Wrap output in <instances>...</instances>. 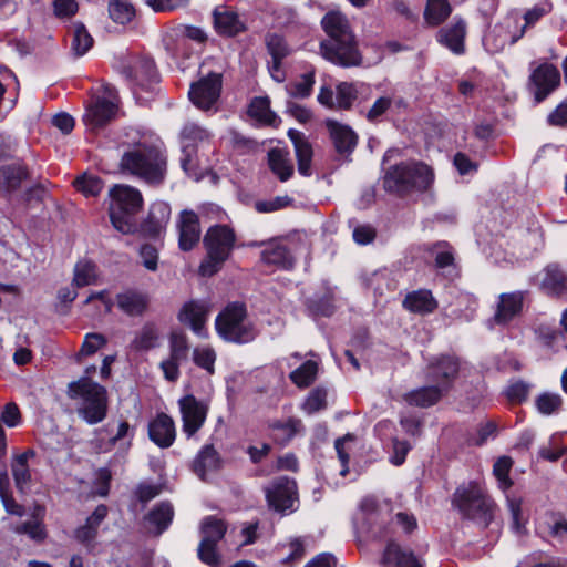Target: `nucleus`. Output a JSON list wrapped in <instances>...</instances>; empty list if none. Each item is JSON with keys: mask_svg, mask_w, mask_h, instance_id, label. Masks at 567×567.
<instances>
[{"mask_svg": "<svg viewBox=\"0 0 567 567\" xmlns=\"http://www.w3.org/2000/svg\"><path fill=\"white\" fill-rule=\"evenodd\" d=\"M327 39L320 42V53L330 63L341 68L359 66L362 54L348 18L339 11H329L321 19Z\"/></svg>", "mask_w": 567, "mask_h": 567, "instance_id": "nucleus-1", "label": "nucleus"}, {"mask_svg": "<svg viewBox=\"0 0 567 567\" xmlns=\"http://www.w3.org/2000/svg\"><path fill=\"white\" fill-rule=\"evenodd\" d=\"M120 168L147 185L161 186L167 176V154L156 145L137 143L123 153Z\"/></svg>", "mask_w": 567, "mask_h": 567, "instance_id": "nucleus-2", "label": "nucleus"}, {"mask_svg": "<svg viewBox=\"0 0 567 567\" xmlns=\"http://www.w3.org/2000/svg\"><path fill=\"white\" fill-rule=\"evenodd\" d=\"M451 505L462 519L471 520L482 529L489 527L497 511V504L477 481L460 484L452 495Z\"/></svg>", "mask_w": 567, "mask_h": 567, "instance_id": "nucleus-3", "label": "nucleus"}, {"mask_svg": "<svg viewBox=\"0 0 567 567\" xmlns=\"http://www.w3.org/2000/svg\"><path fill=\"white\" fill-rule=\"evenodd\" d=\"M434 178L433 168L424 162L402 161L385 169L382 186L386 193L403 198L413 192H427Z\"/></svg>", "mask_w": 567, "mask_h": 567, "instance_id": "nucleus-4", "label": "nucleus"}, {"mask_svg": "<svg viewBox=\"0 0 567 567\" xmlns=\"http://www.w3.org/2000/svg\"><path fill=\"white\" fill-rule=\"evenodd\" d=\"M66 394L71 400L81 399L76 413L89 425L103 422L109 412L107 390L104 385L82 375L68 384Z\"/></svg>", "mask_w": 567, "mask_h": 567, "instance_id": "nucleus-5", "label": "nucleus"}, {"mask_svg": "<svg viewBox=\"0 0 567 567\" xmlns=\"http://www.w3.org/2000/svg\"><path fill=\"white\" fill-rule=\"evenodd\" d=\"M236 243V231L229 225L215 224L210 226L203 238L206 256L199 264L198 274L207 278L218 274L231 257Z\"/></svg>", "mask_w": 567, "mask_h": 567, "instance_id": "nucleus-6", "label": "nucleus"}, {"mask_svg": "<svg viewBox=\"0 0 567 567\" xmlns=\"http://www.w3.org/2000/svg\"><path fill=\"white\" fill-rule=\"evenodd\" d=\"M109 216L112 226L124 235L137 233L136 216L143 208L141 192L128 185H115L110 189Z\"/></svg>", "mask_w": 567, "mask_h": 567, "instance_id": "nucleus-7", "label": "nucleus"}, {"mask_svg": "<svg viewBox=\"0 0 567 567\" xmlns=\"http://www.w3.org/2000/svg\"><path fill=\"white\" fill-rule=\"evenodd\" d=\"M247 307L244 302L233 301L217 315L215 329L218 336L231 343L243 344L255 339V331L251 324H245Z\"/></svg>", "mask_w": 567, "mask_h": 567, "instance_id": "nucleus-8", "label": "nucleus"}, {"mask_svg": "<svg viewBox=\"0 0 567 567\" xmlns=\"http://www.w3.org/2000/svg\"><path fill=\"white\" fill-rule=\"evenodd\" d=\"M265 496L269 508L277 513H292L297 508L295 503L298 502V487L293 478L280 476L275 478L265 489Z\"/></svg>", "mask_w": 567, "mask_h": 567, "instance_id": "nucleus-9", "label": "nucleus"}, {"mask_svg": "<svg viewBox=\"0 0 567 567\" xmlns=\"http://www.w3.org/2000/svg\"><path fill=\"white\" fill-rule=\"evenodd\" d=\"M560 81L558 68L549 62H543L530 72L527 87L535 102L542 103L560 86Z\"/></svg>", "mask_w": 567, "mask_h": 567, "instance_id": "nucleus-10", "label": "nucleus"}, {"mask_svg": "<svg viewBox=\"0 0 567 567\" xmlns=\"http://www.w3.org/2000/svg\"><path fill=\"white\" fill-rule=\"evenodd\" d=\"M223 90V74L209 72L190 84L188 97L202 111H210L218 102Z\"/></svg>", "mask_w": 567, "mask_h": 567, "instance_id": "nucleus-11", "label": "nucleus"}, {"mask_svg": "<svg viewBox=\"0 0 567 567\" xmlns=\"http://www.w3.org/2000/svg\"><path fill=\"white\" fill-rule=\"evenodd\" d=\"M529 297L528 290H515L503 292L498 296L495 312L488 320L491 327H507L524 311L526 298Z\"/></svg>", "mask_w": 567, "mask_h": 567, "instance_id": "nucleus-12", "label": "nucleus"}, {"mask_svg": "<svg viewBox=\"0 0 567 567\" xmlns=\"http://www.w3.org/2000/svg\"><path fill=\"white\" fill-rule=\"evenodd\" d=\"M460 373V361L451 354L434 358L426 367L425 379L447 393Z\"/></svg>", "mask_w": 567, "mask_h": 567, "instance_id": "nucleus-13", "label": "nucleus"}, {"mask_svg": "<svg viewBox=\"0 0 567 567\" xmlns=\"http://www.w3.org/2000/svg\"><path fill=\"white\" fill-rule=\"evenodd\" d=\"M121 74L132 86L143 91H151L152 85L158 82V72L154 60L150 56H141L132 63L123 64Z\"/></svg>", "mask_w": 567, "mask_h": 567, "instance_id": "nucleus-14", "label": "nucleus"}, {"mask_svg": "<svg viewBox=\"0 0 567 567\" xmlns=\"http://www.w3.org/2000/svg\"><path fill=\"white\" fill-rule=\"evenodd\" d=\"M248 247H262L260 260L266 266H272L280 270H292L296 266V258L290 248L278 239L269 241H250Z\"/></svg>", "mask_w": 567, "mask_h": 567, "instance_id": "nucleus-15", "label": "nucleus"}, {"mask_svg": "<svg viewBox=\"0 0 567 567\" xmlns=\"http://www.w3.org/2000/svg\"><path fill=\"white\" fill-rule=\"evenodd\" d=\"M324 126L329 133L336 153L346 161H351V155L359 143L358 133L350 125L332 118H327Z\"/></svg>", "mask_w": 567, "mask_h": 567, "instance_id": "nucleus-16", "label": "nucleus"}, {"mask_svg": "<svg viewBox=\"0 0 567 567\" xmlns=\"http://www.w3.org/2000/svg\"><path fill=\"white\" fill-rule=\"evenodd\" d=\"M265 45L271 56V61L267 64L268 72L274 81L282 83L287 78L282 62L291 54V49L285 37L276 32L266 34Z\"/></svg>", "mask_w": 567, "mask_h": 567, "instance_id": "nucleus-17", "label": "nucleus"}, {"mask_svg": "<svg viewBox=\"0 0 567 567\" xmlns=\"http://www.w3.org/2000/svg\"><path fill=\"white\" fill-rule=\"evenodd\" d=\"M183 421V432L187 437L195 435L204 425L208 406L195 395L186 394L178 401Z\"/></svg>", "mask_w": 567, "mask_h": 567, "instance_id": "nucleus-18", "label": "nucleus"}, {"mask_svg": "<svg viewBox=\"0 0 567 567\" xmlns=\"http://www.w3.org/2000/svg\"><path fill=\"white\" fill-rule=\"evenodd\" d=\"M364 516L361 523V530L367 534L371 539H384L390 530V522L385 515L379 509L378 503L374 499H368L361 506Z\"/></svg>", "mask_w": 567, "mask_h": 567, "instance_id": "nucleus-19", "label": "nucleus"}, {"mask_svg": "<svg viewBox=\"0 0 567 567\" xmlns=\"http://www.w3.org/2000/svg\"><path fill=\"white\" fill-rule=\"evenodd\" d=\"M171 219V206L164 200L154 202L147 217L138 225L137 233L145 238L156 239L166 229Z\"/></svg>", "mask_w": 567, "mask_h": 567, "instance_id": "nucleus-20", "label": "nucleus"}, {"mask_svg": "<svg viewBox=\"0 0 567 567\" xmlns=\"http://www.w3.org/2000/svg\"><path fill=\"white\" fill-rule=\"evenodd\" d=\"M31 178V171L23 161L0 166V196L10 197Z\"/></svg>", "mask_w": 567, "mask_h": 567, "instance_id": "nucleus-21", "label": "nucleus"}, {"mask_svg": "<svg viewBox=\"0 0 567 567\" xmlns=\"http://www.w3.org/2000/svg\"><path fill=\"white\" fill-rule=\"evenodd\" d=\"M539 289L549 298L567 301V274L557 262L543 269Z\"/></svg>", "mask_w": 567, "mask_h": 567, "instance_id": "nucleus-22", "label": "nucleus"}, {"mask_svg": "<svg viewBox=\"0 0 567 567\" xmlns=\"http://www.w3.org/2000/svg\"><path fill=\"white\" fill-rule=\"evenodd\" d=\"M117 309L127 317H143L151 305V297L146 291L137 288H126L116 293Z\"/></svg>", "mask_w": 567, "mask_h": 567, "instance_id": "nucleus-23", "label": "nucleus"}, {"mask_svg": "<svg viewBox=\"0 0 567 567\" xmlns=\"http://www.w3.org/2000/svg\"><path fill=\"white\" fill-rule=\"evenodd\" d=\"M107 514L109 507L106 505H97L92 514L86 517L84 524L74 529L73 538L85 548L92 549L95 545L100 526L107 517Z\"/></svg>", "mask_w": 567, "mask_h": 567, "instance_id": "nucleus-24", "label": "nucleus"}, {"mask_svg": "<svg viewBox=\"0 0 567 567\" xmlns=\"http://www.w3.org/2000/svg\"><path fill=\"white\" fill-rule=\"evenodd\" d=\"M175 517V509L171 501H161L156 503L144 516L143 522L150 533L154 536H161L172 525Z\"/></svg>", "mask_w": 567, "mask_h": 567, "instance_id": "nucleus-25", "label": "nucleus"}, {"mask_svg": "<svg viewBox=\"0 0 567 567\" xmlns=\"http://www.w3.org/2000/svg\"><path fill=\"white\" fill-rule=\"evenodd\" d=\"M200 239L199 217L194 210H182L178 221V247L182 251L193 250Z\"/></svg>", "mask_w": 567, "mask_h": 567, "instance_id": "nucleus-26", "label": "nucleus"}, {"mask_svg": "<svg viewBox=\"0 0 567 567\" xmlns=\"http://www.w3.org/2000/svg\"><path fill=\"white\" fill-rule=\"evenodd\" d=\"M117 110L115 103L100 97L86 107L82 121L91 130L102 128L115 118Z\"/></svg>", "mask_w": 567, "mask_h": 567, "instance_id": "nucleus-27", "label": "nucleus"}, {"mask_svg": "<svg viewBox=\"0 0 567 567\" xmlns=\"http://www.w3.org/2000/svg\"><path fill=\"white\" fill-rule=\"evenodd\" d=\"M148 439L161 449L171 447L176 439V427L172 416L159 412L148 423Z\"/></svg>", "mask_w": 567, "mask_h": 567, "instance_id": "nucleus-28", "label": "nucleus"}, {"mask_svg": "<svg viewBox=\"0 0 567 567\" xmlns=\"http://www.w3.org/2000/svg\"><path fill=\"white\" fill-rule=\"evenodd\" d=\"M436 41L447 48L454 54L465 52L466 22L460 17H455L450 25L441 28L436 33Z\"/></svg>", "mask_w": 567, "mask_h": 567, "instance_id": "nucleus-29", "label": "nucleus"}, {"mask_svg": "<svg viewBox=\"0 0 567 567\" xmlns=\"http://www.w3.org/2000/svg\"><path fill=\"white\" fill-rule=\"evenodd\" d=\"M385 567H424V563L412 549L402 547L396 540L390 539L382 554Z\"/></svg>", "mask_w": 567, "mask_h": 567, "instance_id": "nucleus-30", "label": "nucleus"}, {"mask_svg": "<svg viewBox=\"0 0 567 567\" xmlns=\"http://www.w3.org/2000/svg\"><path fill=\"white\" fill-rule=\"evenodd\" d=\"M287 135L293 145L299 174L303 177H310L312 175L311 164L313 158L311 143L302 132L295 128H290Z\"/></svg>", "mask_w": 567, "mask_h": 567, "instance_id": "nucleus-31", "label": "nucleus"}, {"mask_svg": "<svg viewBox=\"0 0 567 567\" xmlns=\"http://www.w3.org/2000/svg\"><path fill=\"white\" fill-rule=\"evenodd\" d=\"M213 22L217 34L234 38L247 30L246 23L240 20L236 11L217 7L213 11Z\"/></svg>", "mask_w": 567, "mask_h": 567, "instance_id": "nucleus-32", "label": "nucleus"}, {"mask_svg": "<svg viewBox=\"0 0 567 567\" xmlns=\"http://www.w3.org/2000/svg\"><path fill=\"white\" fill-rule=\"evenodd\" d=\"M37 455L33 449H27L21 454H17L11 461V473L14 486L20 494H25L32 482V474L29 466V460Z\"/></svg>", "mask_w": 567, "mask_h": 567, "instance_id": "nucleus-33", "label": "nucleus"}, {"mask_svg": "<svg viewBox=\"0 0 567 567\" xmlns=\"http://www.w3.org/2000/svg\"><path fill=\"white\" fill-rule=\"evenodd\" d=\"M207 313L208 309L203 302L189 300L182 306L177 319L181 323L189 326L194 333L200 334L206 324Z\"/></svg>", "mask_w": 567, "mask_h": 567, "instance_id": "nucleus-34", "label": "nucleus"}, {"mask_svg": "<svg viewBox=\"0 0 567 567\" xmlns=\"http://www.w3.org/2000/svg\"><path fill=\"white\" fill-rule=\"evenodd\" d=\"M402 307L411 313L421 316L433 313L439 302L429 289H417L408 292L402 301Z\"/></svg>", "mask_w": 567, "mask_h": 567, "instance_id": "nucleus-35", "label": "nucleus"}, {"mask_svg": "<svg viewBox=\"0 0 567 567\" xmlns=\"http://www.w3.org/2000/svg\"><path fill=\"white\" fill-rule=\"evenodd\" d=\"M445 394L440 386L432 383L404 393L403 400L410 406L427 409L437 404Z\"/></svg>", "mask_w": 567, "mask_h": 567, "instance_id": "nucleus-36", "label": "nucleus"}, {"mask_svg": "<svg viewBox=\"0 0 567 567\" xmlns=\"http://www.w3.org/2000/svg\"><path fill=\"white\" fill-rule=\"evenodd\" d=\"M220 467L221 458L213 444L204 445L193 462V471L202 480L208 471H217Z\"/></svg>", "mask_w": 567, "mask_h": 567, "instance_id": "nucleus-37", "label": "nucleus"}, {"mask_svg": "<svg viewBox=\"0 0 567 567\" xmlns=\"http://www.w3.org/2000/svg\"><path fill=\"white\" fill-rule=\"evenodd\" d=\"M268 166L280 182H287L293 175V165L289 159V152L279 147L269 150Z\"/></svg>", "mask_w": 567, "mask_h": 567, "instance_id": "nucleus-38", "label": "nucleus"}, {"mask_svg": "<svg viewBox=\"0 0 567 567\" xmlns=\"http://www.w3.org/2000/svg\"><path fill=\"white\" fill-rule=\"evenodd\" d=\"M0 501L7 514L22 517L25 515V507L16 502L9 474L6 467L0 471Z\"/></svg>", "mask_w": 567, "mask_h": 567, "instance_id": "nucleus-39", "label": "nucleus"}, {"mask_svg": "<svg viewBox=\"0 0 567 567\" xmlns=\"http://www.w3.org/2000/svg\"><path fill=\"white\" fill-rule=\"evenodd\" d=\"M306 309L313 318H330L336 312L334 299L331 293L315 295L306 301Z\"/></svg>", "mask_w": 567, "mask_h": 567, "instance_id": "nucleus-40", "label": "nucleus"}, {"mask_svg": "<svg viewBox=\"0 0 567 567\" xmlns=\"http://www.w3.org/2000/svg\"><path fill=\"white\" fill-rule=\"evenodd\" d=\"M301 421L296 417H289L287 421H274L269 424V429L275 433L272 440L280 444H288L298 433Z\"/></svg>", "mask_w": 567, "mask_h": 567, "instance_id": "nucleus-41", "label": "nucleus"}, {"mask_svg": "<svg viewBox=\"0 0 567 567\" xmlns=\"http://www.w3.org/2000/svg\"><path fill=\"white\" fill-rule=\"evenodd\" d=\"M452 6L447 0H427L424 20L431 27H439L451 16Z\"/></svg>", "mask_w": 567, "mask_h": 567, "instance_id": "nucleus-42", "label": "nucleus"}, {"mask_svg": "<svg viewBox=\"0 0 567 567\" xmlns=\"http://www.w3.org/2000/svg\"><path fill=\"white\" fill-rule=\"evenodd\" d=\"M199 529L202 540L218 544L227 533V524L215 515H208L203 518Z\"/></svg>", "mask_w": 567, "mask_h": 567, "instance_id": "nucleus-43", "label": "nucleus"}, {"mask_svg": "<svg viewBox=\"0 0 567 567\" xmlns=\"http://www.w3.org/2000/svg\"><path fill=\"white\" fill-rule=\"evenodd\" d=\"M249 115L267 125H275L278 116L270 110L268 96L255 97L249 105Z\"/></svg>", "mask_w": 567, "mask_h": 567, "instance_id": "nucleus-44", "label": "nucleus"}, {"mask_svg": "<svg viewBox=\"0 0 567 567\" xmlns=\"http://www.w3.org/2000/svg\"><path fill=\"white\" fill-rule=\"evenodd\" d=\"M318 373V364L312 360H307L297 369L290 372L289 378L293 384L300 389L310 386L316 380Z\"/></svg>", "mask_w": 567, "mask_h": 567, "instance_id": "nucleus-45", "label": "nucleus"}, {"mask_svg": "<svg viewBox=\"0 0 567 567\" xmlns=\"http://www.w3.org/2000/svg\"><path fill=\"white\" fill-rule=\"evenodd\" d=\"M158 332L154 323H145L131 342L135 351H148L157 346Z\"/></svg>", "mask_w": 567, "mask_h": 567, "instance_id": "nucleus-46", "label": "nucleus"}, {"mask_svg": "<svg viewBox=\"0 0 567 567\" xmlns=\"http://www.w3.org/2000/svg\"><path fill=\"white\" fill-rule=\"evenodd\" d=\"M564 399L559 393L542 392L535 399V406L543 415L557 414L563 410Z\"/></svg>", "mask_w": 567, "mask_h": 567, "instance_id": "nucleus-47", "label": "nucleus"}, {"mask_svg": "<svg viewBox=\"0 0 567 567\" xmlns=\"http://www.w3.org/2000/svg\"><path fill=\"white\" fill-rule=\"evenodd\" d=\"M532 384L522 380H512L504 389L503 394L506 400L513 405H520L527 401Z\"/></svg>", "mask_w": 567, "mask_h": 567, "instance_id": "nucleus-48", "label": "nucleus"}, {"mask_svg": "<svg viewBox=\"0 0 567 567\" xmlns=\"http://www.w3.org/2000/svg\"><path fill=\"white\" fill-rule=\"evenodd\" d=\"M107 9L109 17L118 24L130 23L135 17V8L125 0H111Z\"/></svg>", "mask_w": 567, "mask_h": 567, "instance_id": "nucleus-49", "label": "nucleus"}, {"mask_svg": "<svg viewBox=\"0 0 567 567\" xmlns=\"http://www.w3.org/2000/svg\"><path fill=\"white\" fill-rule=\"evenodd\" d=\"M359 95L354 83L340 82L336 87L337 110L349 111Z\"/></svg>", "mask_w": 567, "mask_h": 567, "instance_id": "nucleus-50", "label": "nucleus"}, {"mask_svg": "<svg viewBox=\"0 0 567 567\" xmlns=\"http://www.w3.org/2000/svg\"><path fill=\"white\" fill-rule=\"evenodd\" d=\"M96 266L92 261H80L74 267L72 285L76 288L90 286L96 280Z\"/></svg>", "mask_w": 567, "mask_h": 567, "instance_id": "nucleus-51", "label": "nucleus"}, {"mask_svg": "<svg viewBox=\"0 0 567 567\" xmlns=\"http://www.w3.org/2000/svg\"><path fill=\"white\" fill-rule=\"evenodd\" d=\"M513 466V460L511 456H501L496 460V462L493 465V474L498 481L499 488L503 491L509 489L514 482L509 477V472Z\"/></svg>", "mask_w": 567, "mask_h": 567, "instance_id": "nucleus-52", "label": "nucleus"}, {"mask_svg": "<svg viewBox=\"0 0 567 567\" xmlns=\"http://www.w3.org/2000/svg\"><path fill=\"white\" fill-rule=\"evenodd\" d=\"M11 529L17 535H28L37 543H42L48 536L44 525L39 520L22 522Z\"/></svg>", "mask_w": 567, "mask_h": 567, "instance_id": "nucleus-53", "label": "nucleus"}, {"mask_svg": "<svg viewBox=\"0 0 567 567\" xmlns=\"http://www.w3.org/2000/svg\"><path fill=\"white\" fill-rule=\"evenodd\" d=\"M134 436L135 426H132L127 420H121L118 422L115 434L110 436L107 441L109 447L113 449L117 444H121L130 449L133 445Z\"/></svg>", "mask_w": 567, "mask_h": 567, "instance_id": "nucleus-54", "label": "nucleus"}, {"mask_svg": "<svg viewBox=\"0 0 567 567\" xmlns=\"http://www.w3.org/2000/svg\"><path fill=\"white\" fill-rule=\"evenodd\" d=\"M93 38L81 22L74 24L72 49L78 56L84 55L93 45Z\"/></svg>", "mask_w": 567, "mask_h": 567, "instance_id": "nucleus-55", "label": "nucleus"}, {"mask_svg": "<svg viewBox=\"0 0 567 567\" xmlns=\"http://www.w3.org/2000/svg\"><path fill=\"white\" fill-rule=\"evenodd\" d=\"M189 351L187 336L182 331H172L169 334V357L174 360H186Z\"/></svg>", "mask_w": 567, "mask_h": 567, "instance_id": "nucleus-56", "label": "nucleus"}, {"mask_svg": "<svg viewBox=\"0 0 567 567\" xmlns=\"http://www.w3.org/2000/svg\"><path fill=\"white\" fill-rule=\"evenodd\" d=\"M429 251L434 254V264L436 268L444 269L454 265L455 257L449 243L437 241L433 244Z\"/></svg>", "mask_w": 567, "mask_h": 567, "instance_id": "nucleus-57", "label": "nucleus"}, {"mask_svg": "<svg viewBox=\"0 0 567 567\" xmlns=\"http://www.w3.org/2000/svg\"><path fill=\"white\" fill-rule=\"evenodd\" d=\"M74 186L85 196H97L103 189V182L99 176L83 174L74 181Z\"/></svg>", "mask_w": 567, "mask_h": 567, "instance_id": "nucleus-58", "label": "nucleus"}, {"mask_svg": "<svg viewBox=\"0 0 567 567\" xmlns=\"http://www.w3.org/2000/svg\"><path fill=\"white\" fill-rule=\"evenodd\" d=\"M217 545L216 543L200 539L197 548L198 559L209 567H219L221 558L217 550Z\"/></svg>", "mask_w": 567, "mask_h": 567, "instance_id": "nucleus-59", "label": "nucleus"}, {"mask_svg": "<svg viewBox=\"0 0 567 567\" xmlns=\"http://www.w3.org/2000/svg\"><path fill=\"white\" fill-rule=\"evenodd\" d=\"M399 423L410 436L420 437L423 433L424 420L415 412L402 413Z\"/></svg>", "mask_w": 567, "mask_h": 567, "instance_id": "nucleus-60", "label": "nucleus"}, {"mask_svg": "<svg viewBox=\"0 0 567 567\" xmlns=\"http://www.w3.org/2000/svg\"><path fill=\"white\" fill-rule=\"evenodd\" d=\"M327 408V391L323 388H315L308 394L302 409L308 414H313Z\"/></svg>", "mask_w": 567, "mask_h": 567, "instance_id": "nucleus-61", "label": "nucleus"}, {"mask_svg": "<svg viewBox=\"0 0 567 567\" xmlns=\"http://www.w3.org/2000/svg\"><path fill=\"white\" fill-rule=\"evenodd\" d=\"M498 431L497 423L493 420H488L485 423H481L476 430V436L468 439L467 443L477 447L483 446L489 437L496 436Z\"/></svg>", "mask_w": 567, "mask_h": 567, "instance_id": "nucleus-62", "label": "nucleus"}, {"mask_svg": "<svg viewBox=\"0 0 567 567\" xmlns=\"http://www.w3.org/2000/svg\"><path fill=\"white\" fill-rule=\"evenodd\" d=\"M315 84V74L312 72L303 73L300 81L292 84L290 95L296 99H307L311 95Z\"/></svg>", "mask_w": 567, "mask_h": 567, "instance_id": "nucleus-63", "label": "nucleus"}, {"mask_svg": "<svg viewBox=\"0 0 567 567\" xmlns=\"http://www.w3.org/2000/svg\"><path fill=\"white\" fill-rule=\"evenodd\" d=\"M193 361L197 367L206 370L209 373H214L216 353L212 348H195L193 352Z\"/></svg>", "mask_w": 567, "mask_h": 567, "instance_id": "nucleus-64", "label": "nucleus"}]
</instances>
